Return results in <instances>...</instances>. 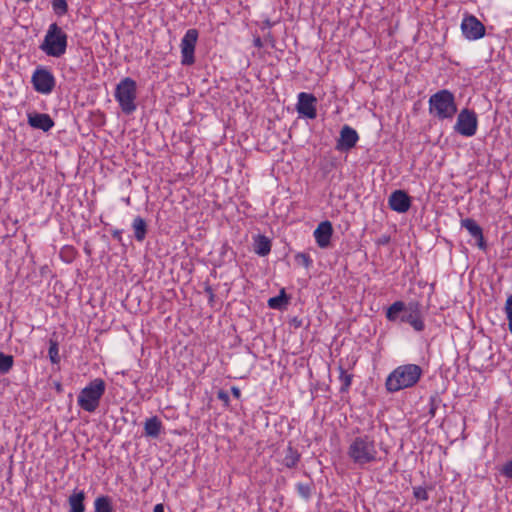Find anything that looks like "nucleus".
Here are the masks:
<instances>
[{
  "label": "nucleus",
  "instance_id": "obj_39",
  "mask_svg": "<svg viewBox=\"0 0 512 512\" xmlns=\"http://www.w3.org/2000/svg\"><path fill=\"white\" fill-rule=\"evenodd\" d=\"M456 132L460 133L463 136L471 137L475 135L476 130H456Z\"/></svg>",
  "mask_w": 512,
  "mask_h": 512
},
{
  "label": "nucleus",
  "instance_id": "obj_32",
  "mask_svg": "<svg viewBox=\"0 0 512 512\" xmlns=\"http://www.w3.org/2000/svg\"><path fill=\"white\" fill-rule=\"evenodd\" d=\"M413 495L421 501H426L429 498L427 490L422 486L413 487Z\"/></svg>",
  "mask_w": 512,
  "mask_h": 512
},
{
  "label": "nucleus",
  "instance_id": "obj_3",
  "mask_svg": "<svg viewBox=\"0 0 512 512\" xmlns=\"http://www.w3.org/2000/svg\"><path fill=\"white\" fill-rule=\"evenodd\" d=\"M377 454L375 440L369 435L355 437L348 448V456L360 466L376 461Z\"/></svg>",
  "mask_w": 512,
  "mask_h": 512
},
{
  "label": "nucleus",
  "instance_id": "obj_4",
  "mask_svg": "<svg viewBox=\"0 0 512 512\" xmlns=\"http://www.w3.org/2000/svg\"><path fill=\"white\" fill-rule=\"evenodd\" d=\"M429 112L439 120L452 119L457 112L454 94L447 89L432 94L429 98Z\"/></svg>",
  "mask_w": 512,
  "mask_h": 512
},
{
  "label": "nucleus",
  "instance_id": "obj_44",
  "mask_svg": "<svg viewBox=\"0 0 512 512\" xmlns=\"http://www.w3.org/2000/svg\"><path fill=\"white\" fill-rule=\"evenodd\" d=\"M282 131H283V133L285 134V136H286L287 138H290V137H291V135H290V130L283 129Z\"/></svg>",
  "mask_w": 512,
  "mask_h": 512
},
{
  "label": "nucleus",
  "instance_id": "obj_8",
  "mask_svg": "<svg viewBox=\"0 0 512 512\" xmlns=\"http://www.w3.org/2000/svg\"><path fill=\"white\" fill-rule=\"evenodd\" d=\"M31 81L34 89L42 94L51 93L56 84L54 75L44 67H39L34 71Z\"/></svg>",
  "mask_w": 512,
  "mask_h": 512
},
{
  "label": "nucleus",
  "instance_id": "obj_28",
  "mask_svg": "<svg viewBox=\"0 0 512 512\" xmlns=\"http://www.w3.org/2000/svg\"><path fill=\"white\" fill-rule=\"evenodd\" d=\"M49 344H50V346H49L48 354H49L50 361L53 364H58L60 362V356H59V352H58L59 351L58 350V342L56 340L50 339Z\"/></svg>",
  "mask_w": 512,
  "mask_h": 512
},
{
  "label": "nucleus",
  "instance_id": "obj_15",
  "mask_svg": "<svg viewBox=\"0 0 512 512\" xmlns=\"http://www.w3.org/2000/svg\"><path fill=\"white\" fill-rule=\"evenodd\" d=\"M477 114L468 108L462 109L457 115V121L453 128H477Z\"/></svg>",
  "mask_w": 512,
  "mask_h": 512
},
{
  "label": "nucleus",
  "instance_id": "obj_40",
  "mask_svg": "<svg viewBox=\"0 0 512 512\" xmlns=\"http://www.w3.org/2000/svg\"><path fill=\"white\" fill-rule=\"evenodd\" d=\"M231 392H232V394H233V396H234V397H236V398H240V396H241V391H240V389H239L238 387L233 386V387L231 388Z\"/></svg>",
  "mask_w": 512,
  "mask_h": 512
},
{
  "label": "nucleus",
  "instance_id": "obj_1",
  "mask_svg": "<svg viewBox=\"0 0 512 512\" xmlns=\"http://www.w3.org/2000/svg\"><path fill=\"white\" fill-rule=\"evenodd\" d=\"M386 318L391 322L400 320L402 323H409L418 332L425 328L422 305L418 301H410L407 304L403 301H395L388 307Z\"/></svg>",
  "mask_w": 512,
  "mask_h": 512
},
{
  "label": "nucleus",
  "instance_id": "obj_20",
  "mask_svg": "<svg viewBox=\"0 0 512 512\" xmlns=\"http://www.w3.org/2000/svg\"><path fill=\"white\" fill-rule=\"evenodd\" d=\"M300 458L301 454L298 452V450L289 445L285 450V455L282 459V464L285 467L291 469L297 466L298 462L300 461Z\"/></svg>",
  "mask_w": 512,
  "mask_h": 512
},
{
  "label": "nucleus",
  "instance_id": "obj_30",
  "mask_svg": "<svg viewBox=\"0 0 512 512\" xmlns=\"http://www.w3.org/2000/svg\"><path fill=\"white\" fill-rule=\"evenodd\" d=\"M51 3H52V8H53L54 12L57 15L62 16L67 13L68 4H67L66 0H52Z\"/></svg>",
  "mask_w": 512,
  "mask_h": 512
},
{
  "label": "nucleus",
  "instance_id": "obj_26",
  "mask_svg": "<svg viewBox=\"0 0 512 512\" xmlns=\"http://www.w3.org/2000/svg\"><path fill=\"white\" fill-rule=\"evenodd\" d=\"M352 374H348L346 370L340 365L339 366V380L341 382L340 392H347L352 383Z\"/></svg>",
  "mask_w": 512,
  "mask_h": 512
},
{
  "label": "nucleus",
  "instance_id": "obj_5",
  "mask_svg": "<svg viewBox=\"0 0 512 512\" xmlns=\"http://www.w3.org/2000/svg\"><path fill=\"white\" fill-rule=\"evenodd\" d=\"M67 34L57 23L49 25L47 33L39 48L47 56L59 58L63 56L67 49Z\"/></svg>",
  "mask_w": 512,
  "mask_h": 512
},
{
  "label": "nucleus",
  "instance_id": "obj_11",
  "mask_svg": "<svg viewBox=\"0 0 512 512\" xmlns=\"http://www.w3.org/2000/svg\"><path fill=\"white\" fill-rule=\"evenodd\" d=\"M317 98L310 93L301 92L298 94L297 112L309 119H314L316 113Z\"/></svg>",
  "mask_w": 512,
  "mask_h": 512
},
{
  "label": "nucleus",
  "instance_id": "obj_24",
  "mask_svg": "<svg viewBox=\"0 0 512 512\" xmlns=\"http://www.w3.org/2000/svg\"><path fill=\"white\" fill-rule=\"evenodd\" d=\"M289 298L287 297L285 290L282 289L280 294L272 297L268 300V306L272 309H283L288 304Z\"/></svg>",
  "mask_w": 512,
  "mask_h": 512
},
{
  "label": "nucleus",
  "instance_id": "obj_31",
  "mask_svg": "<svg viewBox=\"0 0 512 512\" xmlns=\"http://www.w3.org/2000/svg\"><path fill=\"white\" fill-rule=\"evenodd\" d=\"M295 261L297 264L309 268L312 265V259L310 256L306 253H298L295 256Z\"/></svg>",
  "mask_w": 512,
  "mask_h": 512
},
{
  "label": "nucleus",
  "instance_id": "obj_41",
  "mask_svg": "<svg viewBox=\"0 0 512 512\" xmlns=\"http://www.w3.org/2000/svg\"><path fill=\"white\" fill-rule=\"evenodd\" d=\"M275 25V22H272L269 19L263 21V28H271Z\"/></svg>",
  "mask_w": 512,
  "mask_h": 512
},
{
  "label": "nucleus",
  "instance_id": "obj_14",
  "mask_svg": "<svg viewBox=\"0 0 512 512\" xmlns=\"http://www.w3.org/2000/svg\"><path fill=\"white\" fill-rule=\"evenodd\" d=\"M358 140L357 130H341L335 149L340 152H348L356 145Z\"/></svg>",
  "mask_w": 512,
  "mask_h": 512
},
{
  "label": "nucleus",
  "instance_id": "obj_36",
  "mask_svg": "<svg viewBox=\"0 0 512 512\" xmlns=\"http://www.w3.org/2000/svg\"><path fill=\"white\" fill-rule=\"evenodd\" d=\"M217 398L219 400H221L225 406H228V403H229V395L226 391L224 390H219L218 393H217Z\"/></svg>",
  "mask_w": 512,
  "mask_h": 512
},
{
  "label": "nucleus",
  "instance_id": "obj_2",
  "mask_svg": "<svg viewBox=\"0 0 512 512\" xmlns=\"http://www.w3.org/2000/svg\"><path fill=\"white\" fill-rule=\"evenodd\" d=\"M423 370L416 364H405L395 368L387 377L385 386L391 392L413 387L421 378Z\"/></svg>",
  "mask_w": 512,
  "mask_h": 512
},
{
  "label": "nucleus",
  "instance_id": "obj_9",
  "mask_svg": "<svg viewBox=\"0 0 512 512\" xmlns=\"http://www.w3.org/2000/svg\"><path fill=\"white\" fill-rule=\"evenodd\" d=\"M198 39V31L196 29H189L186 31L181 40V63L183 65H192L195 62L194 52Z\"/></svg>",
  "mask_w": 512,
  "mask_h": 512
},
{
  "label": "nucleus",
  "instance_id": "obj_27",
  "mask_svg": "<svg viewBox=\"0 0 512 512\" xmlns=\"http://www.w3.org/2000/svg\"><path fill=\"white\" fill-rule=\"evenodd\" d=\"M14 358L12 355H7L0 352V375L7 374L13 367Z\"/></svg>",
  "mask_w": 512,
  "mask_h": 512
},
{
  "label": "nucleus",
  "instance_id": "obj_34",
  "mask_svg": "<svg viewBox=\"0 0 512 512\" xmlns=\"http://www.w3.org/2000/svg\"><path fill=\"white\" fill-rule=\"evenodd\" d=\"M440 402H441V400L438 395H433L430 397V399H429V405H430L429 414L431 417L435 416V412H436Z\"/></svg>",
  "mask_w": 512,
  "mask_h": 512
},
{
  "label": "nucleus",
  "instance_id": "obj_21",
  "mask_svg": "<svg viewBox=\"0 0 512 512\" xmlns=\"http://www.w3.org/2000/svg\"><path fill=\"white\" fill-rule=\"evenodd\" d=\"M132 228L134 230V237L138 242H142L147 234V223L145 219L140 216L134 218L132 223Z\"/></svg>",
  "mask_w": 512,
  "mask_h": 512
},
{
  "label": "nucleus",
  "instance_id": "obj_22",
  "mask_svg": "<svg viewBox=\"0 0 512 512\" xmlns=\"http://www.w3.org/2000/svg\"><path fill=\"white\" fill-rule=\"evenodd\" d=\"M271 251L270 240L263 235H258L254 242V252L259 256H266Z\"/></svg>",
  "mask_w": 512,
  "mask_h": 512
},
{
  "label": "nucleus",
  "instance_id": "obj_38",
  "mask_svg": "<svg viewBox=\"0 0 512 512\" xmlns=\"http://www.w3.org/2000/svg\"><path fill=\"white\" fill-rule=\"evenodd\" d=\"M112 237L114 239H116L117 241L121 242L122 241V230H119V229H115L112 231Z\"/></svg>",
  "mask_w": 512,
  "mask_h": 512
},
{
  "label": "nucleus",
  "instance_id": "obj_10",
  "mask_svg": "<svg viewBox=\"0 0 512 512\" xmlns=\"http://www.w3.org/2000/svg\"><path fill=\"white\" fill-rule=\"evenodd\" d=\"M463 36L468 40H478L485 35V26L474 15H466L461 23Z\"/></svg>",
  "mask_w": 512,
  "mask_h": 512
},
{
  "label": "nucleus",
  "instance_id": "obj_46",
  "mask_svg": "<svg viewBox=\"0 0 512 512\" xmlns=\"http://www.w3.org/2000/svg\"><path fill=\"white\" fill-rule=\"evenodd\" d=\"M342 128L348 129L350 127L348 125H344Z\"/></svg>",
  "mask_w": 512,
  "mask_h": 512
},
{
  "label": "nucleus",
  "instance_id": "obj_45",
  "mask_svg": "<svg viewBox=\"0 0 512 512\" xmlns=\"http://www.w3.org/2000/svg\"><path fill=\"white\" fill-rule=\"evenodd\" d=\"M388 241H389V238H384V239H382V241H381V242H382V243H387Z\"/></svg>",
  "mask_w": 512,
  "mask_h": 512
},
{
  "label": "nucleus",
  "instance_id": "obj_37",
  "mask_svg": "<svg viewBox=\"0 0 512 512\" xmlns=\"http://www.w3.org/2000/svg\"><path fill=\"white\" fill-rule=\"evenodd\" d=\"M204 291H205V293L209 297V302H212L214 300V297H215L214 291H213L212 287L208 285V286L205 287Z\"/></svg>",
  "mask_w": 512,
  "mask_h": 512
},
{
  "label": "nucleus",
  "instance_id": "obj_16",
  "mask_svg": "<svg viewBox=\"0 0 512 512\" xmlns=\"http://www.w3.org/2000/svg\"><path fill=\"white\" fill-rule=\"evenodd\" d=\"M461 226L465 228L469 234L477 240L479 248L484 249L486 247L483 230L474 219L466 218L461 220Z\"/></svg>",
  "mask_w": 512,
  "mask_h": 512
},
{
  "label": "nucleus",
  "instance_id": "obj_42",
  "mask_svg": "<svg viewBox=\"0 0 512 512\" xmlns=\"http://www.w3.org/2000/svg\"><path fill=\"white\" fill-rule=\"evenodd\" d=\"M253 42H254L255 47L261 48L263 46L262 40L260 37L255 38Z\"/></svg>",
  "mask_w": 512,
  "mask_h": 512
},
{
  "label": "nucleus",
  "instance_id": "obj_48",
  "mask_svg": "<svg viewBox=\"0 0 512 512\" xmlns=\"http://www.w3.org/2000/svg\"><path fill=\"white\" fill-rule=\"evenodd\" d=\"M389 512H402V511H395V510H391V511H389Z\"/></svg>",
  "mask_w": 512,
  "mask_h": 512
},
{
  "label": "nucleus",
  "instance_id": "obj_29",
  "mask_svg": "<svg viewBox=\"0 0 512 512\" xmlns=\"http://www.w3.org/2000/svg\"><path fill=\"white\" fill-rule=\"evenodd\" d=\"M296 489L298 494L305 500H308L312 494V484L311 483H297Z\"/></svg>",
  "mask_w": 512,
  "mask_h": 512
},
{
  "label": "nucleus",
  "instance_id": "obj_19",
  "mask_svg": "<svg viewBox=\"0 0 512 512\" xmlns=\"http://www.w3.org/2000/svg\"><path fill=\"white\" fill-rule=\"evenodd\" d=\"M162 429V423L157 416L148 418L144 423V431L147 437L158 438Z\"/></svg>",
  "mask_w": 512,
  "mask_h": 512
},
{
  "label": "nucleus",
  "instance_id": "obj_23",
  "mask_svg": "<svg viewBox=\"0 0 512 512\" xmlns=\"http://www.w3.org/2000/svg\"><path fill=\"white\" fill-rule=\"evenodd\" d=\"M95 512H113L112 500L109 496L102 495L95 499Z\"/></svg>",
  "mask_w": 512,
  "mask_h": 512
},
{
  "label": "nucleus",
  "instance_id": "obj_47",
  "mask_svg": "<svg viewBox=\"0 0 512 512\" xmlns=\"http://www.w3.org/2000/svg\"><path fill=\"white\" fill-rule=\"evenodd\" d=\"M126 202H127V204H129L130 203V198H127Z\"/></svg>",
  "mask_w": 512,
  "mask_h": 512
},
{
  "label": "nucleus",
  "instance_id": "obj_7",
  "mask_svg": "<svg viewBox=\"0 0 512 512\" xmlns=\"http://www.w3.org/2000/svg\"><path fill=\"white\" fill-rule=\"evenodd\" d=\"M136 90V82L130 77L121 80L116 87L115 98L122 111L126 114H130L136 109Z\"/></svg>",
  "mask_w": 512,
  "mask_h": 512
},
{
  "label": "nucleus",
  "instance_id": "obj_13",
  "mask_svg": "<svg viewBox=\"0 0 512 512\" xmlns=\"http://www.w3.org/2000/svg\"><path fill=\"white\" fill-rule=\"evenodd\" d=\"M333 234V227L330 221L321 222L314 231V238L320 248H327L330 245Z\"/></svg>",
  "mask_w": 512,
  "mask_h": 512
},
{
  "label": "nucleus",
  "instance_id": "obj_18",
  "mask_svg": "<svg viewBox=\"0 0 512 512\" xmlns=\"http://www.w3.org/2000/svg\"><path fill=\"white\" fill-rule=\"evenodd\" d=\"M86 495L83 490H74L73 493L68 498V503L70 510L69 512H84L85 511V501Z\"/></svg>",
  "mask_w": 512,
  "mask_h": 512
},
{
  "label": "nucleus",
  "instance_id": "obj_35",
  "mask_svg": "<svg viewBox=\"0 0 512 512\" xmlns=\"http://www.w3.org/2000/svg\"><path fill=\"white\" fill-rule=\"evenodd\" d=\"M501 475L512 480V460L507 461L500 470Z\"/></svg>",
  "mask_w": 512,
  "mask_h": 512
},
{
  "label": "nucleus",
  "instance_id": "obj_12",
  "mask_svg": "<svg viewBox=\"0 0 512 512\" xmlns=\"http://www.w3.org/2000/svg\"><path fill=\"white\" fill-rule=\"evenodd\" d=\"M389 207L398 213H406L411 207V198L404 190H395L388 199Z\"/></svg>",
  "mask_w": 512,
  "mask_h": 512
},
{
  "label": "nucleus",
  "instance_id": "obj_17",
  "mask_svg": "<svg viewBox=\"0 0 512 512\" xmlns=\"http://www.w3.org/2000/svg\"><path fill=\"white\" fill-rule=\"evenodd\" d=\"M28 124L32 128H52L54 121L46 113L31 112L28 113Z\"/></svg>",
  "mask_w": 512,
  "mask_h": 512
},
{
  "label": "nucleus",
  "instance_id": "obj_6",
  "mask_svg": "<svg viewBox=\"0 0 512 512\" xmlns=\"http://www.w3.org/2000/svg\"><path fill=\"white\" fill-rule=\"evenodd\" d=\"M105 392V382L101 378L92 380L84 387L77 398V403L86 412H95L99 407L100 400Z\"/></svg>",
  "mask_w": 512,
  "mask_h": 512
},
{
  "label": "nucleus",
  "instance_id": "obj_25",
  "mask_svg": "<svg viewBox=\"0 0 512 512\" xmlns=\"http://www.w3.org/2000/svg\"><path fill=\"white\" fill-rule=\"evenodd\" d=\"M265 134L263 135L268 143L266 145L267 149H276L279 142L285 143L286 139H280V136L277 130H264Z\"/></svg>",
  "mask_w": 512,
  "mask_h": 512
},
{
  "label": "nucleus",
  "instance_id": "obj_33",
  "mask_svg": "<svg viewBox=\"0 0 512 512\" xmlns=\"http://www.w3.org/2000/svg\"><path fill=\"white\" fill-rule=\"evenodd\" d=\"M505 312L508 319L509 331L512 333V295L509 296L506 300Z\"/></svg>",
  "mask_w": 512,
  "mask_h": 512
},
{
  "label": "nucleus",
  "instance_id": "obj_43",
  "mask_svg": "<svg viewBox=\"0 0 512 512\" xmlns=\"http://www.w3.org/2000/svg\"><path fill=\"white\" fill-rule=\"evenodd\" d=\"M153 512H164V506L163 504H157L155 505Z\"/></svg>",
  "mask_w": 512,
  "mask_h": 512
}]
</instances>
